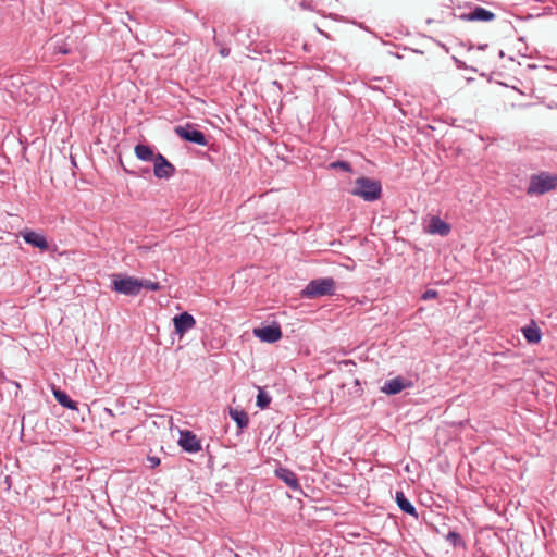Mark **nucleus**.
<instances>
[{
  "instance_id": "f257e3e1",
  "label": "nucleus",
  "mask_w": 557,
  "mask_h": 557,
  "mask_svg": "<svg viewBox=\"0 0 557 557\" xmlns=\"http://www.w3.org/2000/svg\"><path fill=\"white\" fill-rule=\"evenodd\" d=\"M557 187V174L541 171L530 176L527 194L529 196H542Z\"/></svg>"
},
{
  "instance_id": "f03ea898",
  "label": "nucleus",
  "mask_w": 557,
  "mask_h": 557,
  "mask_svg": "<svg viewBox=\"0 0 557 557\" xmlns=\"http://www.w3.org/2000/svg\"><path fill=\"white\" fill-rule=\"evenodd\" d=\"M350 193L362 198L364 201H375L382 195V185L377 180L361 176L355 181V186Z\"/></svg>"
},
{
  "instance_id": "7ed1b4c3",
  "label": "nucleus",
  "mask_w": 557,
  "mask_h": 557,
  "mask_svg": "<svg viewBox=\"0 0 557 557\" xmlns=\"http://www.w3.org/2000/svg\"><path fill=\"white\" fill-rule=\"evenodd\" d=\"M335 281L333 277H322L311 280L301 290V298L314 299L323 296H333L335 294Z\"/></svg>"
},
{
  "instance_id": "20e7f679",
  "label": "nucleus",
  "mask_w": 557,
  "mask_h": 557,
  "mask_svg": "<svg viewBox=\"0 0 557 557\" xmlns=\"http://www.w3.org/2000/svg\"><path fill=\"white\" fill-rule=\"evenodd\" d=\"M111 288L119 294L137 296L140 293L141 284L140 280L136 277L113 274Z\"/></svg>"
},
{
  "instance_id": "39448f33",
  "label": "nucleus",
  "mask_w": 557,
  "mask_h": 557,
  "mask_svg": "<svg viewBox=\"0 0 557 557\" xmlns=\"http://www.w3.org/2000/svg\"><path fill=\"white\" fill-rule=\"evenodd\" d=\"M175 134L183 140L197 144L199 146H207L209 144L207 136L196 129L191 124H186L184 126H176L174 129Z\"/></svg>"
},
{
  "instance_id": "423d86ee",
  "label": "nucleus",
  "mask_w": 557,
  "mask_h": 557,
  "mask_svg": "<svg viewBox=\"0 0 557 557\" xmlns=\"http://www.w3.org/2000/svg\"><path fill=\"white\" fill-rule=\"evenodd\" d=\"M176 172L175 166L160 152L153 161V174L159 180H169Z\"/></svg>"
},
{
  "instance_id": "0eeeda50",
  "label": "nucleus",
  "mask_w": 557,
  "mask_h": 557,
  "mask_svg": "<svg viewBox=\"0 0 557 557\" xmlns=\"http://www.w3.org/2000/svg\"><path fill=\"white\" fill-rule=\"evenodd\" d=\"M253 334L261 342L269 344L275 343L282 338L281 327L276 323L263 327H257L253 330Z\"/></svg>"
},
{
  "instance_id": "6e6552de",
  "label": "nucleus",
  "mask_w": 557,
  "mask_h": 557,
  "mask_svg": "<svg viewBox=\"0 0 557 557\" xmlns=\"http://www.w3.org/2000/svg\"><path fill=\"white\" fill-rule=\"evenodd\" d=\"M178 445L189 454H196L201 450V443L198 437L188 430L180 431Z\"/></svg>"
},
{
  "instance_id": "1a4fd4ad",
  "label": "nucleus",
  "mask_w": 557,
  "mask_h": 557,
  "mask_svg": "<svg viewBox=\"0 0 557 557\" xmlns=\"http://www.w3.org/2000/svg\"><path fill=\"white\" fill-rule=\"evenodd\" d=\"M175 333L183 336L196 325L195 318L188 312H182L173 318Z\"/></svg>"
},
{
  "instance_id": "9d476101",
  "label": "nucleus",
  "mask_w": 557,
  "mask_h": 557,
  "mask_svg": "<svg viewBox=\"0 0 557 557\" xmlns=\"http://www.w3.org/2000/svg\"><path fill=\"white\" fill-rule=\"evenodd\" d=\"M21 235L25 243L28 245L36 247L41 251H46L49 249V244L45 235L32 230H25L21 232Z\"/></svg>"
},
{
  "instance_id": "9b49d317",
  "label": "nucleus",
  "mask_w": 557,
  "mask_h": 557,
  "mask_svg": "<svg viewBox=\"0 0 557 557\" xmlns=\"http://www.w3.org/2000/svg\"><path fill=\"white\" fill-rule=\"evenodd\" d=\"M460 18L469 22H490L495 18V14L482 7H475L470 12L461 14Z\"/></svg>"
},
{
  "instance_id": "f8f14e48",
  "label": "nucleus",
  "mask_w": 557,
  "mask_h": 557,
  "mask_svg": "<svg viewBox=\"0 0 557 557\" xmlns=\"http://www.w3.org/2000/svg\"><path fill=\"white\" fill-rule=\"evenodd\" d=\"M275 475L293 491H299L301 488L296 473L290 469L280 467L275 469Z\"/></svg>"
},
{
  "instance_id": "ddd939ff",
  "label": "nucleus",
  "mask_w": 557,
  "mask_h": 557,
  "mask_svg": "<svg viewBox=\"0 0 557 557\" xmlns=\"http://www.w3.org/2000/svg\"><path fill=\"white\" fill-rule=\"evenodd\" d=\"M450 225L440 216H432L428 226V232L430 234H438L441 236H447L450 233Z\"/></svg>"
},
{
  "instance_id": "4468645a",
  "label": "nucleus",
  "mask_w": 557,
  "mask_h": 557,
  "mask_svg": "<svg viewBox=\"0 0 557 557\" xmlns=\"http://www.w3.org/2000/svg\"><path fill=\"white\" fill-rule=\"evenodd\" d=\"M395 500H396L397 506L399 507V509L403 512H405V513H407V515L418 519V512L416 510V507L405 496L403 491H397L396 492Z\"/></svg>"
},
{
  "instance_id": "2eb2a0df",
  "label": "nucleus",
  "mask_w": 557,
  "mask_h": 557,
  "mask_svg": "<svg viewBox=\"0 0 557 557\" xmlns=\"http://www.w3.org/2000/svg\"><path fill=\"white\" fill-rule=\"evenodd\" d=\"M407 386L408 385L405 383V380L400 376H397L395 379L386 381L381 389L383 393L387 395H396Z\"/></svg>"
},
{
  "instance_id": "dca6fc26",
  "label": "nucleus",
  "mask_w": 557,
  "mask_h": 557,
  "mask_svg": "<svg viewBox=\"0 0 557 557\" xmlns=\"http://www.w3.org/2000/svg\"><path fill=\"white\" fill-rule=\"evenodd\" d=\"M134 153L137 159L145 162H153L157 158V153H154L153 148L144 144H137L134 148Z\"/></svg>"
},
{
  "instance_id": "f3484780",
  "label": "nucleus",
  "mask_w": 557,
  "mask_h": 557,
  "mask_svg": "<svg viewBox=\"0 0 557 557\" xmlns=\"http://www.w3.org/2000/svg\"><path fill=\"white\" fill-rule=\"evenodd\" d=\"M230 417L237 424L238 429L243 430L248 426L249 417L244 410L231 408Z\"/></svg>"
},
{
  "instance_id": "a211bd4d",
  "label": "nucleus",
  "mask_w": 557,
  "mask_h": 557,
  "mask_svg": "<svg viewBox=\"0 0 557 557\" xmlns=\"http://www.w3.org/2000/svg\"><path fill=\"white\" fill-rule=\"evenodd\" d=\"M53 395L62 407L71 410H77L76 401L72 400L65 392L61 389H54Z\"/></svg>"
},
{
  "instance_id": "6ab92c4d",
  "label": "nucleus",
  "mask_w": 557,
  "mask_h": 557,
  "mask_svg": "<svg viewBox=\"0 0 557 557\" xmlns=\"http://www.w3.org/2000/svg\"><path fill=\"white\" fill-rule=\"evenodd\" d=\"M522 333L527 342L530 344L539 343L542 337L540 329L535 325L523 327Z\"/></svg>"
},
{
  "instance_id": "aec40b11",
  "label": "nucleus",
  "mask_w": 557,
  "mask_h": 557,
  "mask_svg": "<svg viewBox=\"0 0 557 557\" xmlns=\"http://www.w3.org/2000/svg\"><path fill=\"white\" fill-rule=\"evenodd\" d=\"M445 539L454 547L465 546V541L462 540L461 535L456 531H449Z\"/></svg>"
},
{
  "instance_id": "412c9836",
  "label": "nucleus",
  "mask_w": 557,
  "mask_h": 557,
  "mask_svg": "<svg viewBox=\"0 0 557 557\" xmlns=\"http://www.w3.org/2000/svg\"><path fill=\"white\" fill-rule=\"evenodd\" d=\"M329 168L334 169V170L339 169L347 173L352 172V166L348 161H342V160L333 161L329 164Z\"/></svg>"
},
{
  "instance_id": "4be33fe9",
  "label": "nucleus",
  "mask_w": 557,
  "mask_h": 557,
  "mask_svg": "<svg viewBox=\"0 0 557 557\" xmlns=\"http://www.w3.org/2000/svg\"><path fill=\"white\" fill-rule=\"evenodd\" d=\"M271 403V397L262 389H259L258 396H257V406L260 409L267 408Z\"/></svg>"
},
{
  "instance_id": "5701e85b",
  "label": "nucleus",
  "mask_w": 557,
  "mask_h": 557,
  "mask_svg": "<svg viewBox=\"0 0 557 557\" xmlns=\"http://www.w3.org/2000/svg\"><path fill=\"white\" fill-rule=\"evenodd\" d=\"M140 284H141V288H146L148 290L157 292V290L161 289L160 283L153 282L151 280H140Z\"/></svg>"
},
{
  "instance_id": "b1692460",
  "label": "nucleus",
  "mask_w": 557,
  "mask_h": 557,
  "mask_svg": "<svg viewBox=\"0 0 557 557\" xmlns=\"http://www.w3.org/2000/svg\"><path fill=\"white\" fill-rule=\"evenodd\" d=\"M437 296H438L437 290H435V289H426V290L422 294L421 298H422L423 300H429V299H434V298H436Z\"/></svg>"
},
{
  "instance_id": "393cba45",
  "label": "nucleus",
  "mask_w": 557,
  "mask_h": 557,
  "mask_svg": "<svg viewBox=\"0 0 557 557\" xmlns=\"http://www.w3.org/2000/svg\"><path fill=\"white\" fill-rule=\"evenodd\" d=\"M148 461L150 462L151 468H156L160 465V459L158 457H148Z\"/></svg>"
},
{
  "instance_id": "a878e982",
  "label": "nucleus",
  "mask_w": 557,
  "mask_h": 557,
  "mask_svg": "<svg viewBox=\"0 0 557 557\" xmlns=\"http://www.w3.org/2000/svg\"><path fill=\"white\" fill-rule=\"evenodd\" d=\"M4 482L7 484V488L9 490L11 487V478L10 476H5Z\"/></svg>"
},
{
  "instance_id": "bb28decb",
  "label": "nucleus",
  "mask_w": 557,
  "mask_h": 557,
  "mask_svg": "<svg viewBox=\"0 0 557 557\" xmlns=\"http://www.w3.org/2000/svg\"><path fill=\"white\" fill-rule=\"evenodd\" d=\"M104 412L108 413L110 417H114V413H113L112 409L106 408Z\"/></svg>"
},
{
  "instance_id": "cd10ccee",
  "label": "nucleus",
  "mask_w": 557,
  "mask_h": 557,
  "mask_svg": "<svg viewBox=\"0 0 557 557\" xmlns=\"http://www.w3.org/2000/svg\"><path fill=\"white\" fill-rule=\"evenodd\" d=\"M120 163L123 164L121 159H120ZM122 166H123L124 172L129 173V174H135V172L128 171L124 165H122Z\"/></svg>"
},
{
  "instance_id": "c85d7f7f",
  "label": "nucleus",
  "mask_w": 557,
  "mask_h": 557,
  "mask_svg": "<svg viewBox=\"0 0 557 557\" xmlns=\"http://www.w3.org/2000/svg\"><path fill=\"white\" fill-rule=\"evenodd\" d=\"M222 55H227L228 52H226L224 49L221 50Z\"/></svg>"
},
{
  "instance_id": "c756f323",
  "label": "nucleus",
  "mask_w": 557,
  "mask_h": 557,
  "mask_svg": "<svg viewBox=\"0 0 557 557\" xmlns=\"http://www.w3.org/2000/svg\"><path fill=\"white\" fill-rule=\"evenodd\" d=\"M149 172H150V170L148 168L143 170V173H149Z\"/></svg>"
}]
</instances>
